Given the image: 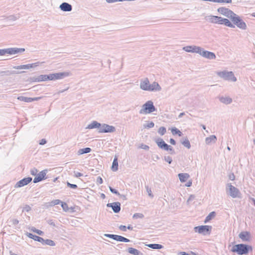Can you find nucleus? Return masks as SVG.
<instances>
[{
    "instance_id": "obj_15",
    "label": "nucleus",
    "mask_w": 255,
    "mask_h": 255,
    "mask_svg": "<svg viewBox=\"0 0 255 255\" xmlns=\"http://www.w3.org/2000/svg\"><path fill=\"white\" fill-rule=\"evenodd\" d=\"M108 207H111L115 213H118L121 210V203L119 202L108 203L107 205Z\"/></svg>"
},
{
    "instance_id": "obj_17",
    "label": "nucleus",
    "mask_w": 255,
    "mask_h": 255,
    "mask_svg": "<svg viewBox=\"0 0 255 255\" xmlns=\"http://www.w3.org/2000/svg\"><path fill=\"white\" fill-rule=\"evenodd\" d=\"M149 81L147 78L141 80L140 83V88L143 90L148 91L149 86Z\"/></svg>"
},
{
    "instance_id": "obj_18",
    "label": "nucleus",
    "mask_w": 255,
    "mask_h": 255,
    "mask_svg": "<svg viewBox=\"0 0 255 255\" xmlns=\"http://www.w3.org/2000/svg\"><path fill=\"white\" fill-rule=\"evenodd\" d=\"M60 9L63 11L69 12L72 10V5L66 2L62 3L59 6Z\"/></svg>"
},
{
    "instance_id": "obj_31",
    "label": "nucleus",
    "mask_w": 255,
    "mask_h": 255,
    "mask_svg": "<svg viewBox=\"0 0 255 255\" xmlns=\"http://www.w3.org/2000/svg\"><path fill=\"white\" fill-rule=\"evenodd\" d=\"M91 149L90 147H86L84 148H81L78 150L77 154L80 155L85 153H88L91 151Z\"/></svg>"
},
{
    "instance_id": "obj_56",
    "label": "nucleus",
    "mask_w": 255,
    "mask_h": 255,
    "mask_svg": "<svg viewBox=\"0 0 255 255\" xmlns=\"http://www.w3.org/2000/svg\"><path fill=\"white\" fill-rule=\"evenodd\" d=\"M74 176L76 177H79L81 176H82L83 174L80 172H77V171H74Z\"/></svg>"
},
{
    "instance_id": "obj_35",
    "label": "nucleus",
    "mask_w": 255,
    "mask_h": 255,
    "mask_svg": "<svg viewBox=\"0 0 255 255\" xmlns=\"http://www.w3.org/2000/svg\"><path fill=\"white\" fill-rule=\"evenodd\" d=\"M181 143L188 149H190L191 147L190 141L187 137L183 139V140L181 141Z\"/></svg>"
},
{
    "instance_id": "obj_21",
    "label": "nucleus",
    "mask_w": 255,
    "mask_h": 255,
    "mask_svg": "<svg viewBox=\"0 0 255 255\" xmlns=\"http://www.w3.org/2000/svg\"><path fill=\"white\" fill-rule=\"evenodd\" d=\"M148 88V91H160L161 90V87L156 82L150 84Z\"/></svg>"
},
{
    "instance_id": "obj_63",
    "label": "nucleus",
    "mask_w": 255,
    "mask_h": 255,
    "mask_svg": "<svg viewBox=\"0 0 255 255\" xmlns=\"http://www.w3.org/2000/svg\"><path fill=\"white\" fill-rule=\"evenodd\" d=\"M11 222L12 223V224L14 225H16L18 224V223H19L18 220L16 219H12L11 220Z\"/></svg>"
},
{
    "instance_id": "obj_51",
    "label": "nucleus",
    "mask_w": 255,
    "mask_h": 255,
    "mask_svg": "<svg viewBox=\"0 0 255 255\" xmlns=\"http://www.w3.org/2000/svg\"><path fill=\"white\" fill-rule=\"evenodd\" d=\"M164 160L168 162L169 164H171L172 162V158L169 156H165L164 157Z\"/></svg>"
},
{
    "instance_id": "obj_8",
    "label": "nucleus",
    "mask_w": 255,
    "mask_h": 255,
    "mask_svg": "<svg viewBox=\"0 0 255 255\" xmlns=\"http://www.w3.org/2000/svg\"><path fill=\"white\" fill-rule=\"evenodd\" d=\"M200 53H198L199 55L202 57L210 60H213L216 58V56L214 53L209 51L205 50L203 48L200 47V50H199Z\"/></svg>"
},
{
    "instance_id": "obj_4",
    "label": "nucleus",
    "mask_w": 255,
    "mask_h": 255,
    "mask_svg": "<svg viewBox=\"0 0 255 255\" xmlns=\"http://www.w3.org/2000/svg\"><path fill=\"white\" fill-rule=\"evenodd\" d=\"M25 51L23 48L12 47L0 49V56H3L6 54L12 55L18 53H21Z\"/></svg>"
},
{
    "instance_id": "obj_55",
    "label": "nucleus",
    "mask_w": 255,
    "mask_h": 255,
    "mask_svg": "<svg viewBox=\"0 0 255 255\" xmlns=\"http://www.w3.org/2000/svg\"><path fill=\"white\" fill-rule=\"evenodd\" d=\"M37 172H38V170L35 168H33L31 169L30 170V173L32 175H36Z\"/></svg>"
},
{
    "instance_id": "obj_45",
    "label": "nucleus",
    "mask_w": 255,
    "mask_h": 255,
    "mask_svg": "<svg viewBox=\"0 0 255 255\" xmlns=\"http://www.w3.org/2000/svg\"><path fill=\"white\" fill-rule=\"evenodd\" d=\"M31 231L40 236H43L44 235V232L43 231L36 229L34 227L32 228Z\"/></svg>"
},
{
    "instance_id": "obj_5",
    "label": "nucleus",
    "mask_w": 255,
    "mask_h": 255,
    "mask_svg": "<svg viewBox=\"0 0 255 255\" xmlns=\"http://www.w3.org/2000/svg\"><path fill=\"white\" fill-rule=\"evenodd\" d=\"M69 75V73L68 72L52 73L49 75H46V81L62 79Z\"/></svg>"
},
{
    "instance_id": "obj_25",
    "label": "nucleus",
    "mask_w": 255,
    "mask_h": 255,
    "mask_svg": "<svg viewBox=\"0 0 255 255\" xmlns=\"http://www.w3.org/2000/svg\"><path fill=\"white\" fill-rule=\"evenodd\" d=\"M60 202H61V201L59 199L53 200L51 201V202L46 203L44 204V206L46 208H48L50 207H52L56 205H58V204H60Z\"/></svg>"
},
{
    "instance_id": "obj_61",
    "label": "nucleus",
    "mask_w": 255,
    "mask_h": 255,
    "mask_svg": "<svg viewBox=\"0 0 255 255\" xmlns=\"http://www.w3.org/2000/svg\"><path fill=\"white\" fill-rule=\"evenodd\" d=\"M31 210V208L28 205H26L23 209V211H25L26 212H29Z\"/></svg>"
},
{
    "instance_id": "obj_64",
    "label": "nucleus",
    "mask_w": 255,
    "mask_h": 255,
    "mask_svg": "<svg viewBox=\"0 0 255 255\" xmlns=\"http://www.w3.org/2000/svg\"><path fill=\"white\" fill-rule=\"evenodd\" d=\"M48 224H49L50 225H51L53 227H55V224L54 223V222L52 220H49L48 221Z\"/></svg>"
},
{
    "instance_id": "obj_7",
    "label": "nucleus",
    "mask_w": 255,
    "mask_h": 255,
    "mask_svg": "<svg viewBox=\"0 0 255 255\" xmlns=\"http://www.w3.org/2000/svg\"><path fill=\"white\" fill-rule=\"evenodd\" d=\"M227 188V192L229 195H230L232 198H235L237 197H240L241 193L239 190L233 186L230 183H228Z\"/></svg>"
},
{
    "instance_id": "obj_16",
    "label": "nucleus",
    "mask_w": 255,
    "mask_h": 255,
    "mask_svg": "<svg viewBox=\"0 0 255 255\" xmlns=\"http://www.w3.org/2000/svg\"><path fill=\"white\" fill-rule=\"evenodd\" d=\"M155 142L160 148L165 151L168 150V148L169 145H168L167 143H166L162 138H159L155 140Z\"/></svg>"
},
{
    "instance_id": "obj_40",
    "label": "nucleus",
    "mask_w": 255,
    "mask_h": 255,
    "mask_svg": "<svg viewBox=\"0 0 255 255\" xmlns=\"http://www.w3.org/2000/svg\"><path fill=\"white\" fill-rule=\"evenodd\" d=\"M215 212H211L206 217L205 220L204 222L206 223L207 222L209 221L212 219V218L215 216Z\"/></svg>"
},
{
    "instance_id": "obj_57",
    "label": "nucleus",
    "mask_w": 255,
    "mask_h": 255,
    "mask_svg": "<svg viewBox=\"0 0 255 255\" xmlns=\"http://www.w3.org/2000/svg\"><path fill=\"white\" fill-rule=\"evenodd\" d=\"M37 242L41 243L42 245H45V240L43 238L39 237Z\"/></svg>"
},
{
    "instance_id": "obj_12",
    "label": "nucleus",
    "mask_w": 255,
    "mask_h": 255,
    "mask_svg": "<svg viewBox=\"0 0 255 255\" xmlns=\"http://www.w3.org/2000/svg\"><path fill=\"white\" fill-rule=\"evenodd\" d=\"M32 178L30 177L24 178L23 179L17 182L16 184L15 185L14 187L19 188L23 186L26 185L32 181Z\"/></svg>"
},
{
    "instance_id": "obj_46",
    "label": "nucleus",
    "mask_w": 255,
    "mask_h": 255,
    "mask_svg": "<svg viewBox=\"0 0 255 255\" xmlns=\"http://www.w3.org/2000/svg\"><path fill=\"white\" fill-rule=\"evenodd\" d=\"M60 203H61V206L63 210L64 211L67 212L69 210L68 206L67 203L62 202V201H61V202H60Z\"/></svg>"
},
{
    "instance_id": "obj_60",
    "label": "nucleus",
    "mask_w": 255,
    "mask_h": 255,
    "mask_svg": "<svg viewBox=\"0 0 255 255\" xmlns=\"http://www.w3.org/2000/svg\"><path fill=\"white\" fill-rule=\"evenodd\" d=\"M119 228L122 231L126 232L127 231V227L125 225H120Z\"/></svg>"
},
{
    "instance_id": "obj_36",
    "label": "nucleus",
    "mask_w": 255,
    "mask_h": 255,
    "mask_svg": "<svg viewBox=\"0 0 255 255\" xmlns=\"http://www.w3.org/2000/svg\"><path fill=\"white\" fill-rule=\"evenodd\" d=\"M17 100L20 101H23L27 103L31 102V98L30 97H25L24 96H19L17 97Z\"/></svg>"
},
{
    "instance_id": "obj_43",
    "label": "nucleus",
    "mask_w": 255,
    "mask_h": 255,
    "mask_svg": "<svg viewBox=\"0 0 255 255\" xmlns=\"http://www.w3.org/2000/svg\"><path fill=\"white\" fill-rule=\"evenodd\" d=\"M55 245L56 244L53 241L50 240V239H46L45 240V245H48V246L53 247V246H55Z\"/></svg>"
},
{
    "instance_id": "obj_41",
    "label": "nucleus",
    "mask_w": 255,
    "mask_h": 255,
    "mask_svg": "<svg viewBox=\"0 0 255 255\" xmlns=\"http://www.w3.org/2000/svg\"><path fill=\"white\" fill-rule=\"evenodd\" d=\"M29 67L28 64H26L13 66V68L15 69H29Z\"/></svg>"
},
{
    "instance_id": "obj_20",
    "label": "nucleus",
    "mask_w": 255,
    "mask_h": 255,
    "mask_svg": "<svg viewBox=\"0 0 255 255\" xmlns=\"http://www.w3.org/2000/svg\"><path fill=\"white\" fill-rule=\"evenodd\" d=\"M218 99L220 102L225 105H229L232 103L233 100L229 96H219Z\"/></svg>"
},
{
    "instance_id": "obj_1",
    "label": "nucleus",
    "mask_w": 255,
    "mask_h": 255,
    "mask_svg": "<svg viewBox=\"0 0 255 255\" xmlns=\"http://www.w3.org/2000/svg\"><path fill=\"white\" fill-rule=\"evenodd\" d=\"M252 250V246L244 244L234 245L231 249L232 252L236 253L239 255H247Z\"/></svg>"
},
{
    "instance_id": "obj_9",
    "label": "nucleus",
    "mask_w": 255,
    "mask_h": 255,
    "mask_svg": "<svg viewBox=\"0 0 255 255\" xmlns=\"http://www.w3.org/2000/svg\"><path fill=\"white\" fill-rule=\"evenodd\" d=\"M116 131V128L115 127L110 126L109 125L103 124H101V126L99 130V132L100 133H106V132H114Z\"/></svg>"
},
{
    "instance_id": "obj_50",
    "label": "nucleus",
    "mask_w": 255,
    "mask_h": 255,
    "mask_svg": "<svg viewBox=\"0 0 255 255\" xmlns=\"http://www.w3.org/2000/svg\"><path fill=\"white\" fill-rule=\"evenodd\" d=\"M132 217L133 219H142L144 217V215L142 213H135L133 214Z\"/></svg>"
},
{
    "instance_id": "obj_28",
    "label": "nucleus",
    "mask_w": 255,
    "mask_h": 255,
    "mask_svg": "<svg viewBox=\"0 0 255 255\" xmlns=\"http://www.w3.org/2000/svg\"><path fill=\"white\" fill-rule=\"evenodd\" d=\"M179 179L181 182H185L190 177L188 173H179L178 175Z\"/></svg>"
},
{
    "instance_id": "obj_29",
    "label": "nucleus",
    "mask_w": 255,
    "mask_h": 255,
    "mask_svg": "<svg viewBox=\"0 0 255 255\" xmlns=\"http://www.w3.org/2000/svg\"><path fill=\"white\" fill-rule=\"evenodd\" d=\"M111 169L113 171H116L118 169V161L117 156H115L114 159Z\"/></svg>"
},
{
    "instance_id": "obj_2",
    "label": "nucleus",
    "mask_w": 255,
    "mask_h": 255,
    "mask_svg": "<svg viewBox=\"0 0 255 255\" xmlns=\"http://www.w3.org/2000/svg\"><path fill=\"white\" fill-rule=\"evenodd\" d=\"M217 75L225 80L236 82L237 78L232 71H223L217 72Z\"/></svg>"
},
{
    "instance_id": "obj_42",
    "label": "nucleus",
    "mask_w": 255,
    "mask_h": 255,
    "mask_svg": "<svg viewBox=\"0 0 255 255\" xmlns=\"http://www.w3.org/2000/svg\"><path fill=\"white\" fill-rule=\"evenodd\" d=\"M26 235L29 238L33 239L35 241H37L38 239L39 238V236H37L36 235H33L29 233H27Z\"/></svg>"
},
{
    "instance_id": "obj_49",
    "label": "nucleus",
    "mask_w": 255,
    "mask_h": 255,
    "mask_svg": "<svg viewBox=\"0 0 255 255\" xmlns=\"http://www.w3.org/2000/svg\"><path fill=\"white\" fill-rule=\"evenodd\" d=\"M195 198V196L194 195H190L189 198L187 200L186 203L188 205H190L191 201H193Z\"/></svg>"
},
{
    "instance_id": "obj_30",
    "label": "nucleus",
    "mask_w": 255,
    "mask_h": 255,
    "mask_svg": "<svg viewBox=\"0 0 255 255\" xmlns=\"http://www.w3.org/2000/svg\"><path fill=\"white\" fill-rule=\"evenodd\" d=\"M46 75H40L37 77H33L32 80L33 81L41 82L46 81Z\"/></svg>"
},
{
    "instance_id": "obj_59",
    "label": "nucleus",
    "mask_w": 255,
    "mask_h": 255,
    "mask_svg": "<svg viewBox=\"0 0 255 255\" xmlns=\"http://www.w3.org/2000/svg\"><path fill=\"white\" fill-rule=\"evenodd\" d=\"M96 182L98 184H102L103 183V179H102V178L101 177H100V176L98 177L97 178V180H96Z\"/></svg>"
},
{
    "instance_id": "obj_19",
    "label": "nucleus",
    "mask_w": 255,
    "mask_h": 255,
    "mask_svg": "<svg viewBox=\"0 0 255 255\" xmlns=\"http://www.w3.org/2000/svg\"><path fill=\"white\" fill-rule=\"evenodd\" d=\"M239 237L244 242H248L250 240V233L248 232H242L239 235Z\"/></svg>"
},
{
    "instance_id": "obj_52",
    "label": "nucleus",
    "mask_w": 255,
    "mask_h": 255,
    "mask_svg": "<svg viewBox=\"0 0 255 255\" xmlns=\"http://www.w3.org/2000/svg\"><path fill=\"white\" fill-rule=\"evenodd\" d=\"M109 189L112 193L115 194L118 196L120 195V193L117 190L112 188V187L109 186Z\"/></svg>"
},
{
    "instance_id": "obj_38",
    "label": "nucleus",
    "mask_w": 255,
    "mask_h": 255,
    "mask_svg": "<svg viewBox=\"0 0 255 255\" xmlns=\"http://www.w3.org/2000/svg\"><path fill=\"white\" fill-rule=\"evenodd\" d=\"M204 1H210L218 3H230L232 2V0H204Z\"/></svg>"
},
{
    "instance_id": "obj_58",
    "label": "nucleus",
    "mask_w": 255,
    "mask_h": 255,
    "mask_svg": "<svg viewBox=\"0 0 255 255\" xmlns=\"http://www.w3.org/2000/svg\"><path fill=\"white\" fill-rule=\"evenodd\" d=\"M146 191L148 193V194L149 196L153 197V195L151 193V189L148 187V186H146Z\"/></svg>"
},
{
    "instance_id": "obj_62",
    "label": "nucleus",
    "mask_w": 255,
    "mask_h": 255,
    "mask_svg": "<svg viewBox=\"0 0 255 255\" xmlns=\"http://www.w3.org/2000/svg\"><path fill=\"white\" fill-rule=\"evenodd\" d=\"M140 147L142 148V149H143L144 150H148L149 147L148 145H145V144H141Z\"/></svg>"
},
{
    "instance_id": "obj_23",
    "label": "nucleus",
    "mask_w": 255,
    "mask_h": 255,
    "mask_svg": "<svg viewBox=\"0 0 255 255\" xmlns=\"http://www.w3.org/2000/svg\"><path fill=\"white\" fill-rule=\"evenodd\" d=\"M220 18L221 17L218 16L210 15L208 17L207 20L211 23L219 24Z\"/></svg>"
},
{
    "instance_id": "obj_34",
    "label": "nucleus",
    "mask_w": 255,
    "mask_h": 255,
    "mask_svg": "<svg viewBox=\"0 0 255 255\" xmlns=\"http://www.w3.org/2000/svg\"><path fill=\"white\" fill-rule=\"evenodd\" d=\"M147 246L150 248H151L153 249H157V250L161 249L163 248V246H162L161 245L157 244H148V245H147Z\"/></svg>"
},
{
    "instance_id": "obj_24",
    "label": "nucleus",
    "mask_w": 255,
    "mask_h": 255,
    "mask_svg": "<svg viewBox=\"0 0 255 255\" xmlns=\"http://www.w3.org/2000/svg\"><path fill=\"white\" fill-rule=\"evenodd\" d=\"M217 137L215 135H210L207 137L205 139V143L206 144H210L211 143H215L217 141Z\"/></svg>"
},
{
    "instance_id": "obj_11",
    "label": "nucleus",
    "mask_w": 255,
    "mask_h": 255,
    "mask_svg": "<svg viewBox=\"0 0 255 255\" xmlns=\"http://www.w3.org/2000/svg\"><path fill=\"white\" fill-rule=\"evenodd\" d=\"M217 11L221 14L229 18L232 16L234 13L232 10L225 7H221L218 8Z\"/></svg>"
},
{
    "instance_id": "obj_48",
    "label": "nucleus",
    "mask_w": 255,
    "mask_h": 255,
    "mask_svg": "<svg viewBox=\"0 0 255 255\" xmlns=\"http://www.w3.org/2000/svg\"><path fill=\"white\" fill-rule=\"evenodd\" d=\"M44 62H37L36 63H32V64H28V65L29 66H30V67H29V68H34V67H37L39 65V64H42V63H44Z\"/></svg>"
},
{
    "instance_id": "obj_22",
    "label": "nucleus",
    "mask_w": 255,
    "mask_h": 255,
    "mask_svg": "<svg viewBox=\"0 0 255 255\" xmlns=\"http://www.w3.org/2000/svg\"><path fill=\"white\" fill-rule=\"evenodd\" d=\"M220 24H224L225 25L231 27L235 28V25L227 18H224L221 17L220 20L219 21Z\"/></svg>"
},
{
    "instance_id": "obj_14",
    "label": "nucleus",
    "mask_w": 255,
    "mask_h": 255,
    "mask_svg": "<svg viewBox=\"0 0 255 255\" xmlns=\"http://www.w3.org/2000/svg\"><path fill=\"white\" fill-rule=\"evenodd\" d=\"M47 172V170H43L40 172L38 174L36 175V176L34 178L33 183H38L45 179Z\"/></svg>"
},
{
    "instance_id": "obj_47",
    "label": "nucleus",
    "mask_w": 255,
    "mask_h": 255,
    "mask_svg": "<svg viewBox=\"0 0 255 255\" xmlns=\"http://www.w3.org/2000/svg\"><path fill=\"white\" fill-rule=\"evenodd\" d=\"M166 131V128L163 127H160L158 130V132L161 135H164Z\"/></svg>"
},
{
    "instance_id": "obj_10",
    "label": "nucleus",
    "mask_w": 255,
    "mask_h": 255,
    "mask_svg": "<svg viewBox=\"0 0 255 255\" xmlns=\"http://www.w3.org/2000/svg\"><path fill=\"white\" fill-rule=\"evenodd\" d=\"M104 236L109 238H111V239H112L117 241L125 242V243H128V242H130V240L129 239H127L126 238H125L123 236H120V235L105 234H104Z\"/></svg>"
},
{
    "instance_id": "obj_32",
    "label": "nucleus",
    "mask_w": 255,
    "mask_h": 255,
    "mask_svg": "<svg viewBox=\"0 0 255 255\" xmlns=\"http://www.w3.org/2000/svg\"><path fill=\"white\" fill-rule=\"evenodd\" d=\"M237 26L240 29L243 30H246L247 28V26L246 23L242 20L241 18L240 19V22H238V24Z\"/></svg>"
},
{
    "instance_id": "obj_13",
    "label": "nucleus",
    "mask_w": 255,
    "mask_h": 255,
    "mask_svg": "<svg viewBox=\"0 0 255 255\" xmlns=\"http://www.w3.org/2000/svg\"><path fill=\"white\" fill-rule=\"evenodd\" d=\"M183 50L187 52L200 53V47L196 45L187 46L183 47Z\"/></svg>"
},
{
    "instance_id": "obj_6",
    "label": "nucleus",
    "mask_w": 255,
    "mask_h": 255,
    "mask_svg": "<svg viewBox=\"0 0 255 255\" xmlns=\"http://www.w3.org/2000/svg\"><path fill=\"white\" fill-rule=\"evenodd\" d=\"M212 227L211 226L202 225L194 227V231L203 235H209L211 232Z\"/></svg>"
},
{
    "instance_id": "obj_44",
    "label": "nucleus",
    "mask_w": 255,
    "mask_h": 255,
    "mask_svg": "<svg viewBox=\"0 0 255 255\" xmlns=\"http://www.w3.org/2000/svg\"><path fill=\"white\" fill-rule=\"evenodd\" d=\"M154 126V124L152 122H149L147 124H144L143 127L145 128H150Z\"/></svg>"
},
{
    "instance_id": "obj_37",
    "label": "nucleus",
    "mask_w": 255,
    "mask_h": 255,
    "mask_svg": "<svg viewBox=\"0 0 255 255\" xmlns=\"http://www.w3.org/2000/svg\"><path fill=\"white\" fill-rule=\"evenodd\" d=\"M24 72V71L15 72V71H1V72H0V73L2 75H10L13 74L15 73L20 74V73H23Z\"/></svg>"
},
{
    "instance_id": "obj_54",
    "label": "nucleus",
    "mask_w": 255,
    "mask_h": 255,
    "mask_svg": "<svg viewBox=\"0 0 255 255\" xmlns=\"http://www.w3.org/2000/svg\"><path fill=\"white\" fill-rule=\"evenodd\" d=\"M67 185L68 187L72 188V189H76L77 188V185L74 184L70 183L69 182H67Z\"/></svg>"
},
{
    "instance_id": "obj_33",
    "label": "nucleus",
    "mask_w": 255,
    "mask_h": 255,
    "mask_svg": "<svg viewBox=\"0 0 255 255\" xmlns=\"http://www.w3.org/2000/svg\"><path fill=\"white\" fill-rule=\"evenodd\" d=\"M128 252L133 255H141L142 254L137 250L133 248H128Z\"/></svg>"
},
{
    "instance_id": "obj_26",
    "label": "nucleus",
    "mask_w": 255,
    "mask_h": 255,
    "mask_svg": "<svg viewBox=\"0 0 255 255\" xmlns=\"http://www.w3.org/2000/svg\"><path fill=\"white\" fill-rule=\"evenodd\" d=\"M240 18L241 17L234 12L233 13V14H232V16L230 18V19L233 22V24H235L236 26L238 24V22H240Z\"/></svg>"
},
{
    "instance_id": "obj_39",
    "label": "nucleus",
    "mask_w": 255,
    "mask_h": 255,
    "mask_svg": "<svg viewBox=\"0 0 255 255\" xmlns=\"http://www.w3.org/2000/svg\"><path fill=\"white\" fill-rule=\"evenodd\" d=\"M171 132L173 135L178 134L179 136H181L182 135V133L176 128H173L171 129Z\"/></svg>"
},
{
    "instance_id": "obj_53",
    "label": "nucleus",
    "mask_w": 255,
    "mask_h": 255,
    "mask_svg": "<svg viewBox=\"0 0 255 255\" xmlns=\"http://www.w3.org/2000/svg\"><path fill=\"white\" fill-rule=\"evenodd\" d=\"M167 151H168L169 153H170L171 154H175V151L174 149L170 145H169V147L168 148V150H167Z\"/></svg>"
},
{
    "instance_id": "obj_27",
    "label": "nucleus",
    "mask_w": 255,
    "mask_h": 255,
    "mask_svg": "<svg viewBox=\"0 0 255 255\" xmlns=\"http://www.w3.org/2000/svg\"><path fill=\"white\" fill-rule=\"evenodd\" d=\"M101 126V124L97 121H93L90 124H89L88 127H87V128L88 129H93L96 128H98L99 129L100 128V127Z\"/></svg>"
},
{
    "instance_id": "obj_3",
    "label": "nucleus",
    "mask_w": 255,
    "mask_h": 255,
    "mask_svg": "<svg viewBox=\"0 0 255 255\" xmlns=\"http://www.w3.org/2000/svg\"><path fill=\"white\" fill-rule=\"evenodd\" d=\"M156 111L153 102L151 101H148L142 106V108L139 111L140 114H150Z\"/></svg>"
}]
</instances>
